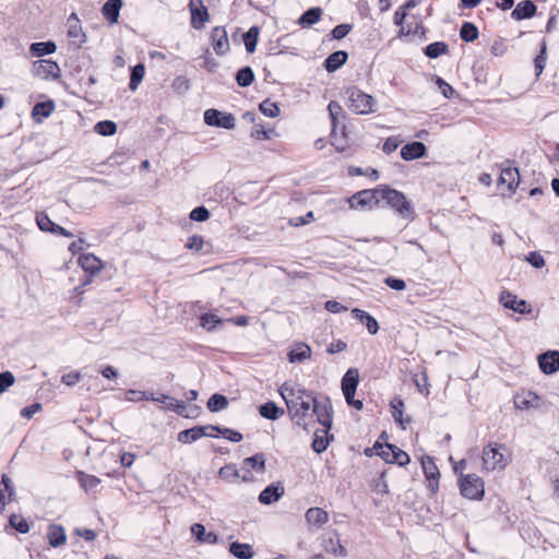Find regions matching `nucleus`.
I'll return each mask as SVG.
<instances>
[{"label": "nucleus", "mask_w": 559, "mask_h": 559, "mask_svg": "<svg viewBox=\"0 0 559 559\" xmlns=\"http://www.w3.org/2000/svg\"><path fill=\"white\" fill-rule=\"evenodd\" d=\"M343 96L348 109L356 115H370L377 110L376 99L357 86L346 87Z\"/></svg>", "instance_id": "f03ea898"}, {"label": "nucleus", "mask_w": 559, "mask_h": 559, "mask_svg": "<svg viewBox=\"0 0 559 559\" xmlns=\"http://www.w3.org/2000/svg\"><path fill=\"white\" fill-rule=\"evenodd\" d=\"M211 43L216 55L223 56L229 50L227 32L223 26H216L211 33Z\"/></svg>", "instance_id": "f8f14e48"}, {"label": "nucleus", "mask_w": 559, "mask_h": 559, "mask_svg": "<svg viewBox=\"0 0 559 559\" xmlns=\"http://www.w3.org/2000/svg\"><path fill=\"white\" fill-rule=\"evenodd\" d=\"M280 394L295 425L307 429L313 417H317L322 427H332V405L328 397L318 401L311 391L287 382L280 388Z\"/></svg>", "instance_id": "f257e3e1"}, {"label": "nucleus", "mask_w": 559, "mask_h": 559, "mask_svg": "<svg viewBox=\"0 0 559 559\" xmlns=\"http://www.w3.org/2000/svg\"><path fill=\"white\" fill-rule=\"evenodd\" d=\"M499 185H506L513 192L520 183V173L515 167L507 166L500 169Z\"/></svg>", "instance_id": "dca6fc26"}, {"label": "nucleus", "mask_w": 559, "mask_h": 559, "mask_svg": "<svg viewBox=\"0 0 559 559\" xmlns=\"http://www.w3.org/2000/svg\"><path fill=\"white\" fill-rule=\"evenodd\" d=\"M201 326L207 331H213L216 325L222 324L223 321L213 313H205L200 318Z\"/></svg>", "instance_id": "4d7b16f0"}, {"label": "nucleus", "mask_w": 559, "mask_h": 559, "mask_svg": "<svg viewBox=\"0 0 559 559\" xmlns=\"http://www.w3.org/2000/svg\"><path fill=\"white\" fill-rule=\"evenodd\" d=\"M500 302L503 307L513 310L520 314L531 312V306L524 299H518V297L510 292H502L500 295Z\"/></svg>", "instance_id": "9b49d317"}, {"label": "nucleus", "mask_w": 559, "mask_h": 559, "mask_svg": "<svg viewBox=\"0 0 559 559\" xmlns=\"http://www.w3.org/2000/svg\"><path fill=\"white\" fill-rule=\"evenodd\" d=\"M56 105L53 100L37 103L32 109V118L36 122H41L45 118H48L55 110Z\"/></svg>", "instance_id": "a878e982"}, {"label": "nucleus", "mask_w": 559, "mask_h": 559, "mask_svg": "<svg viewBox=\"0 0 559 559\" xmlns=\"http://www.w3.org/2000/svg\"><path fill=\"white\" fill-rule=\"evenodd\" d=\"M207 430H211L207 426H195L190 429L182 430L178 433L177 440L180 443H191L199 440L202 437H211L214 438L216 435L209 433Z\"/></svg>", "instance_id": "ddd939ff"}, {"label": "nucleus", "mask_w": 559, "mask_h": 559, "mask_svg": "<svg viewBox=\"0 0 559 559\" xmlns=\"http://www.w3.org/2000/svg\"><path fill=\"white\" fill-rule=\"evenodd\" d=\"M145 74L144 64L138 63L131 69L129 88L135 91L142 82Z\"/></svg>", "instance_id": "c03bdc74"}, {"label": "nucleus", "mask_w": 559, "mask_h": 559, "mask_svg": "<svg viewBox=\"0 0 559 559\" xmlns=\"http://www.w3.org/2000/svg\"><path fill=\"white\" fill-rule=\"evenodd\" d=\"M539 402L540 397L532 391H523L514 396V406L521 411L538 408L540 406Z\"/></svg>", "instance_id": "4468645a"}, {"label": "nucleus", "mask_w": 559, "mask_h": 559, "mask_svg": "<svg viewBox=\"0 0 559 559\" xmlns=\"http://www.w3.org/2000/svg\"><path fill=\"white\" fill-rule=\"evenodd\" d=\"M81 372L73 371L61 377V382L68 386L75 385L81 380Z\"/></svg>", "instance_id": "774afa93"}, {"label": "nucleus", "mask_w": 559, "mask_h": 559, "mask_svg": "<svg viewBox=\"0 0 559 559\" xmlns=\"http://www.w3.org/2000/svg\"><path fill=\"white\" fill-rule=\"evenodd\" d=\"M229 551L238 559H251L254 555L252 548L248 544H240L238 542L231 543Z\"/></svg>", "instance_id": "c9c22d12"}, {"label": "nucleus", "mask_w": 559, "mask_h": 559, "mask_svg": "<svg viewBox=\"0 0 559 559\" xmlns=\"http://www.w3.org/2000/svg\"><path fill=\"white\" fill-rule=\"evenodd\" d=\"M352 31V25L340 24L332 29V36L335 39L344 38Z\"/></svg>", "instance_id": "338daca9"}, {"label": "nucleus", "mask_w": 559, "mask_h": 559, "mask_svg": "<svg viewBox=\"0 0 559 559\" xmlns=\"http://www.w3.org/2000/svg\"><path fill=\"white\" fill-rule=\"evenodd\" d=\"M478 28L476 27L475 24L471 23V22H465L463 23L461 29H460V36L462 38V40L466 41V43H473L474 40H476L478 38Z\"/></svg>", "instance_id": "79ce46f5"}, {"label": "nucleus", "mask_w": 559, "mask_h": 559, "mask_svg": "<svg viewBox=\"0 0 559 559\" xmlns=\"http://www.w3.org/2000/svg\"><path fill=\"white\" fill-rule=\"evenodd\" d=\"M227 405V397L222 394H213L207 401V408L211 412H218L225 409Z\"/></svg>", "instance_id": "de8ad7c7"}, {"label": "nucleus", "mask_w": 559, "mask_h": 559, "mask_svg": "<svg viewBox=\"0 0 559 559\" xmlns=\"http://www.w3.org/2000/svg\"><path fill=\"white\" fill-rule=\"evenodd\" d=\"M95 131L104 136L114 135L117 131V126L114 121L103 120L95 124Z\"/></svg>", "instance_id": "3c124183"}, {"label": "nucleus", "mask_w": 559, "mask_h": 559, "mask_svg": "<svg viewBox=\"0 0 559 559\" xmlns=\"http://www.w3.org/2000/svg\"><path fill=\"white\" fill-rule=\"evenodd\" d=\"M260 28L258 26H251L242 36L246 50L249 53L255 51Z\"/></svg>", "instance_id": "4c0bfd02"}, {"label": "nucleus", "mask_w": 559, "mask_h": 559, "mask_svg": "<svg viewBox=\"0 0 559 559\" xmlns=\"http://www.w3.org/2000/svg\"><path fill=\"white\" fill-rule=\"evenodd\" d=\"M534 64H535L536 75L538 76L545 69V64H546V43L545 41H543V44H542L540 52H539V55L536 56V58L534 60Z\"/></svg>", "instance_id": "052dcab7"}, {"label": "nucleus", "mask_w": 559, "mask_h": 559, "mask_svg": "<svg viewBox=\"0 0 559 559\" xmlns=\"http://www.w3.org/2000/svg\"><path fill=\"white\" fill-rule=\"evenodd\" d=\"M381 198V189L361 190L355 193L349 200L352 209H364L373 206L379 203Z\"/></svg>", "instance_id": "6e6552de"}, {"label": "nucleus", "mask_w": 559, "mask_h": 559, "mask_svg": "<svg viewBox=\"0 0 559 559\" xmlns=\"http://www.w3.org/2000/svg\"><path fill=\"white\" fill-rule=\"evenodd\" d=\"M260 110L264 116L270 118H275L280 114L278 106L269 99H265L260 104Z\"/></svg>", "instance_id": "13d9d810"}, {"label": "nucleus", "mask_w": 559, "mask_h": 559, "mask_svg": "<svg viewBox=\"0 0 559 559\" xmlns=\"http://www.w3.org/2000/svg\"><path fill=\"white\" fill-rule=\"evenodd\" d=\"M78 480L81 487L86 491L94 490L100 483L99 478L94 475L85 474L84 472L79 471L76 474Z\"/></svg>", "instance_id": "a19ab883"}, {"label": "nucleus", "mask_w": 559, "mask_h": 559, "mask_svg": "<svg viewBox=\"0 0 559 559\" xmlns=\"http://www.w3.org/2000/svg\"><path fill=\"white\" fill-rule=\"evenodd\" d=\"M210 217V212L204 206H198L190 213V218L195 222H205Z\"/></svg>", "instance_id": "0e129e2a"}, {"label": "nucleus", "mask_w": 559, "mask_h": 559, "mask_svg": "<svg viewBox=\"0 0 559 559\" xmlns=\"http://www.w3.org/2000/svg\"><path fill=\"white\" fill-rule=\"evenodd\" d=\"M331 144L335 146L338 152H344L347 147L345 126L341 127V135L337 130L335 133L331 132Z\"/></svg>", "instance_id": "09e8293b"}, {"label": "nucleus", "mask_w": 559, "mask_h": 559, "mask_svg": "<svg viewBox=\"0 0 559 559\" xmlns=\"http://www.w3.org/2000/svg\"><path fill=\"white\" fill-rule=\"evenodd\" d=\"M165 405L168 409L175 411L177 414L188 417V415L185 414L187 407L183 401H178L174 397L168 396Z\"/></svg>", "instance_id": "bf43d9fd"}, {"label": "nucleus", "mask_w": 559, "mask_h": 559, "mask_svg": "<svg viewBox=\"0 0 559 559\" xmlns=\"http://www.w3.org/2000/svg\"><path fill=\"white\" fill-rule=\"evenodd\" d=\"M311 357V348L306 343H300L295 349L288 353L290 362H301Z\"/></svg>", "instance_id": "72a5a7b5"}, {"label": "nucleus", "mask_w": 559, "mask_h": 559, "mask_svg": "<svg viewBox=\"0 0 559 559\" xmlns=\"http://www.w3.org/2000/svg\"><path fill=\"white\" fill-rule=\"evenodd\" d=\"M377 445L380 448L378 455L388 463H396L400 466H404L411 461L409 455L405 451L393 444L386 443L384 445H380L379 443H376V447Z\"/></svg>", "instance_id": "1a4fd4ad"}, {"label": "nucleus", "mask_w": 559, "mask_h": 559, "mask_svg": "<svg viewBox=\"0 0 559 559\" xmlns=\"http://www.w3.org/2000/svg\"><path fill=\"white\" fill-rule=\"evenodd\" d=\"M427 147L423 142L414 141L401 148V157L404 160H413L426 156Z\"/></svg>", "instance_id": "f3484780"}, {"label": "nucleus", "mask_w": 559, "mask_h": 559, "mask_svg": "<svg viewBox=\"0 0 559 559\" xmlns=\"http://www.w3.org/2000/svg\"><path fill=\"white\" fill-rule=\"evenodd\" d=\"M191 16L194 28L203 27L204 23L209 20V13L205 7L202 9H192Z\"/></svg>", "instance_id": "8fccbe9b"}, {"label": "nucleus", "mask_w": 559, "mask_h": 559, "mask_svg": "<svg viewBox=\"0 0 559 559\" xmlns=\"http://www.w3.org/2000/svg\"><path fill=\"white\" fill-rule=\"evenodd\" d=\"M448 51L449 47L444 41H435L429 44L424 50L425 55L430 59H436L442 55L448 53Z\"/></svg>", "instance_id": "58836bf2"}, {"label": "nucleus", "mask_w": 559, "mask_h": 559, "mask_svg": "<svg viewBox=\"0 0 559 559\" xmlns=\"http://www.w3.org/2000/svg\"><path fill=\"white\" fill-rule=\"evenodd\" d=\"M421 466L425 473V476L430 481H438L440 477L439 469L433 462L432 457L430 456H424L421 459Z\"/></svg>", "instance_id": "e433bc0d"}, {"label": "nucleus", "mask_w": 559, "mask_h": 559, "mask_svg": "<svg viewBox=\"0 0 559 559\" xmlns=\"http://www.w3.org/2000/svg\"><path fill=\"white\" fill-rule=\"evenodd\" d=\"M348 55L344 50H337L331 53L324 61V67L328 72H334L341 68L347 60Z\"/></svg>", "instance_id": "cd10ccee"}, {"label": "nucleus", "mask_w": 559, "mask_h": 559, "mask_svg": "<svg viewBox=\"0 0 559 559\" xmlns=\"http://www.w3.org/2000/svg\"><path fill=\"white\" fill-rule=\"evenodd\" d=\"M328 110L332 123V133H335V131L338 130L340 119L345 118V112L342 106L335 100L329 103Z\"/></svg>", "instance_id": "473e14b6"}, {"label": "nucleus", "mask_w": 559, "mask_h": 559, "mask_svg": "<svg viewBox=\"0 0 559 559\" xmlns=\"http://www.w3.org/2000/svg\"><path fill=\"white\" fill-rule=\"evenodd\" d=\"M218 476L226 481H234L240 477L239 471L233 464H227L218 471Z\"/></svg>", "instance_id": "864d4df0"}, {"label": "nucleus", "mask_w": 559, "mask_h": 559, "mask_svg": "<svg viewBox=\"0 0 559 559\" xmlns=\"http://www.w3.org/2000/svg\"><path fill=\"white\" fill-rule=\"evenodd\" d=\"M9 523L19 533L26 534L29 531V525L27 521L21 515L12 514L9 519Z\"/></svg>", "instance_id": "6e6d98bb"}, {"label": "nucleus", "mask_w": 559, "mask_h": 559, "mask_svg": "<svg viewBox=\"0 0 559 559\" xmlns=\"http://www.w3.org/2000/svg\"><path fill=\"white\" fill-rule=\"evenodd\" d=\"M15 381L11 371L0 372V394L5 392Z\"/></svg>", "instance_id": "e2e57ef3"}, {"label": "nucleus", "mask_w": 559, "mask_h": 559, "mask_svg": "<svg viewBox=\"0 0 559 559\" xmlns=\"http://www.w3.org/2000/svg\"><path fill=\"white\" fill-rule=\"evenodd\" d=\"M57 46L53 41H39L33 43L29 47V52L35 57H43L51 55L56 51Z\"/></svg>", "instance_id": "f704fd0d"}, {"label": "nucleus", "mask_w": 559, "mask_h": 559, "mask_svg": "<svg viewBox=\"0 0 559 559\" xmlns=\"http://www.w3.org/2000/svg\"><path fill=\"white\" fill-rule=\"evenodd\" d=\"M322 547L326 552L336 557L345 558L347 556V550L342 546L340 535L336 531L322 536Z\"/></svg>", "instance_id": "9d476101"}, {"label": "nucleus", "mask_w": 559, "mask_h": 559, "mask_svg": "<svg viewBox=\"0 0 559 559\" xmlns=\"http://www.w3.org/2000/svg\"><path fill=\"white\" fill-rule=\"evenodd\" d=\"M246 467L253 468L259 472H263L265 468V456L263 453H257L250 457L243 460Z\"/></svg>", "instance_id": "a18cd8bd"}, {"label": "nucleus", "mask_w": 559, "mask_h": 559, "mask_svg": "<svg viewBox=\"0 0 559 559\" xmlns=\"http://www.w3.org/2000/svg\"><path fill=\"white\" fill-rule=\"evenodd\" d=\"M33 75L40 80H58L61 76V69L56 61L40 59L33 63Z\"/></svg>", "instance_id": "423d86ee"}, {"label": "nucleus", "mask_w": 559, "mask_h": 559, "mask_svg": "<svg viewBox=\"0 0 559 559\" xmlns=\"http://www.w3.org/2000/svg\"><path fill=\"white\" fill-rule=\"evenodd\" d=\"M381 199L385 200V202L403 217L413 218L414 211L402 192L384 187L381 188Z\"/></svg>", "instance_id": "20e7f679"}, {"label": "nucleus", "mask_w": 559, "mask_h": 559, "mask_svg": "<svg viewBox=\"0 0 559 559\" xmlns=\"http://www.w3.org/2000/svg\"><path fill=\"white\" fill-rule=\"evenodd\" d=\"M205 241L201 236L193 235L188 239L186 247L197 252H205V250L203 249Z\"/></svg>", "instance_id": "680f3d73"}, {"label": "nucleus", "mask_w": 559, "mask_h": 559, "mask_svg": "<svg viewBox=\"0 0 559 559\" xmlns=\"http://www.w3.org/2000/svg\"><path fill=\"white\" fill-rule=\"evenodd\" d=\"M305 519L309 525L321 527L329 521V513L321 508H309L306 511Z\"/></svg>", "instance_id": "b1692460"}, {"label": "nucleus", "mask_w": 559, "mask_h": 559, "mask_svg": "<svg viewBox=\"0 0 559 559\" xmlns=\"http://www.w3.org/2000/svg\"><path fill=\"white\" fill-rule=\"evenodd\" d=\"M68 36L76 40V47L79 48L83 43L86 41V36L83 33L80 23H74L69 26Z\"/></svg>", "instance_id": "603ef678"}, {"label": "nucleus", "mask_w": 559, "mask_h": 559, "mask_svg": "<svg viewBox=\"0 0 559 559\" xmlns=\"http://www.w3.org/2000/svg\"><path fill=\"white\" fill-rule=\"evenodd\" d=\"M209 428H211V430H216L217 433H219L225 439H227L231 442H240L243 438L240 432L229 429V428H223V427L214 426V425H209Z\"/></svg>", "instance_id": "49530a36"}, {"label": "nucleus", "mask_w": 559, "mask_h": 559, "mask_svg": "<svg viewBox=\"0 0 559 559\" xmlns=\"http://www.w3.org/2000/svg\"><path fill=\"white\" fill-rule=\"evenodd\" d=\"M36 223L40 230L48 231L52 234V229H55V226H57L56 223H53L46 213L40 212L36 214Z\"/></svg>", "instance_id": "5fc2aeb1"}, {"label": "nucleus", "mask_w": 559, "mask_h": 559, "mask_svg": "<svg viewBox=\"0 0 559 559\" xmlns=\"http://www.w3.org/2000/svg\"><path fill=\"white\" fill-rule=\"evenodd\" d=\"M236 81L239 86L247 87L254 81V73L250 67H243L237 71Z\"/></svg>", "instance_id": "37998d69"}, {"label": "nucleus", "mask_w": 559, "mask_h": 559, "mask_svg": "<svg viewBox=\"0 0 559 559\" xmlns=\"http://www.w3.org/2000/svg\"><path fill=\"white\" fill-rule=\"evenodd\" d=\"M191 534L199 543L214 545L218 540V536L214 532H206L205 526L195 523L191 526Z\"/></svg>", "instance_id": "393cba45"}, {"label": "nucleus", "mask_w": 559, "mask_h": 559, "mask_svg": "<svg viewBox=\"0 0 559 559\" xmlns=\"http://www.w3.org/2000/svg\"><path fill=\"white\" fill-rule=\"evenodd\" d=\"M283 495L284 487L282 485L271 484L261 491L259 501L263 504H271L277 501Z\"/></svg>", "instance_id": "412c9836"}, {"label": "nucleus", "mask_w": 559, "mask_h": 559, "mask_svg": "<svg viewBox=\"0 0 559 559\" xmlns=\"http://www.w3.org/2000/svg\"><path fill=\"white\" fill-rule=\"evenodd\" d=\"M15 490L11 478L3 474L0 483V513L3 511L5 504L14 499Z\"/></svg>", "instance_id": "a211bd4d"}, {"label": "nucleus", "mask_w": 559, "mask_h": 559, "mask_svg": "<svg viewBox=\"0 0 559 559\" xmlns=\"http://www.w3.org/2000/svg\"><path fill=\"white\" fill-rule=\"evenodd\" d=\"M260 415L264 418L275 420L281 415L284 414V411L278 408L274 402H266L260 406Z\"/></svg>", "instance_id": "ea45409f"}, {"label": "nucleus", "mask_w": 559, "mask_h": 559, "mask_svg": "<svg viewBox=\"0 0 559 559\" xmlns=\"http://www.w3.org/2000/svg\"><path fill=\"white\" fill-rule=\"evenodd\" d=\"M536 10L537 8L532 0H524L518 3L511 13V17L515 21L530 19L535 15Z\"/></svg>", "instance_id": "6ab92c4d"}, {"label": "nucleus", "mask_w": 559, "mask_h": 559, "mask_svg": "<svg viewBox=\"0 0 559 559\" xmlns=\"http://www.w3.org/2000/svg\"><path fill=\"white\" fill-rule=\"evenodd\" d=\"M460 491L465 498L480 500L485 492L484 481L476 474L462 475L460 478Z\"/></svg>", "instance_id": "39448f33"}, {"label": "nucleus", "mask_w": 559, "mask_h": 559, "mask_svg": "<svg viewBox=\"0 0 559 559\" xmlns=\"http://www.w3.org/2000/svg\"><path fill=\"white\" fill-rule=\"evenodd\" d=\"M391 413L393 418L396 423H399L403 429L406 428V424L411 423V418L407 417L406 419L403 418V412H404V402L400 397H394L391 403Z\"/></svg>", "instance_id": "7c9ffc66"}, {"label": "nucleus", "mask_w": 559, "mask_h": 559, "mask_svg": "<svg viewBox=\"0 0 559 559\" xmlns=\"http://www.w3.org/2000/svg\"><path fill=\"white\" fill-rule=\"evenodd\" d=\"M79 264L83 271L90 275H94L103 267V262L92 253L82 254L79 258Z\"/></svg>", "instance_id": "5701e85b"}, {"label": "nucleus", "mask_w": 559, "mask_h": 559, "mask_svg": "<svg viewBox=\"0 0 559 559\" xmlns=\"http://www.w3.org/2000/svg\"><path fill=\"white\" fill-rule=\"evenodd\" d=\"M352 314L355 319L366 323L367 330L370 334L374 335L379 331L378 321L368 312L355 308L352 310Z\"/></svg>", "instance_id": "c85d7f7f"}, {"label": "nucleus", "mask_w": 559, "mask_h": 559, "mask_svg": "<svg viewBox=\"0 0 559 559\" xmlns=\"http://www.w3.org/2000/svg\"><path fill=\"white\" fill-rule=\"evenodd\" d=\"M322 15V9L319 7L310 8L298 20V24L301 27H310L320 21Z\"/></svg>", "instance_id": "2f4dec72"}, {"label": "nucleus", "mask_w": 559, "mask_h": 559, "mask_svg": "<svg viewBox=\"0 0 559 559\" xmlns=\"http://www.w3.org/2000/svg\"><path fill=\"white\" fill-rule=\"evenodd\" d=\"M204 122L207 126L224 128L227 130H231L236 126V119L234 115L222 112L213 108L204 111Z\"/></svg>", "instance_id": "0eeeda50"}, {"label": "nucleus", "mask_w": 559, "mask_h": 559, "mask_svg": "<svg viewBox=\"0 0 559 559\" xmlns=\"http://www.w3.org/2000/svg\"><path fill=\"white\" fill-rule=\"evenodd\" d=\"M506 447L498 443H489L483 450V468L485 471H502L509 463L508 457L502 453Z\"/></svg>", "instance_id": "7ed1b4c3"}, {"label": "nucleus", "mask_w": 559, "mask_h": 559, "mask_svg": "<svg viewBox=\"0 0 559 559\" xmlns=\"http://www.w3.org/2000/svg\"><path fill=\"white\" fill-rule=\"evenodd\" d=\"M330 429L331 428L323 427L322 429L314 431L311 447L316 453H323L326 450L330 440L333 439V436H329Z\"/></svg>", "instance_id": "4be33fe9"}, {"label": "nucleus", "mask_w": 559, "mask_h": 559, "mask_svg": "<svg viewBox=\"0 0 559 559\" xmlns=\"http://www.w3.org/2000/svg\"><path fill=\"white\" fill-rule=\"evenodd\" d=\"M122 4V0H108L104 3L102 8V14L109 22V24H115L118 22Z\"/></svg>", "instance_id": "aec40b11"}, {"label": "nucleus", "mask_w": 559, "mask_h": 559, "mask_svg": "<svg viewBox=\"0 0 559 559\" xmlns=\"http://www.w3.org/2000/svg\"><path fill=\"white\" fill-rule=\"evenodd\" d=\"M538 364L546 374L555 373L559 369V352H546L538 356Z\"/></svg>", "instance_id": "2eb2a0df"}, {"label": "nucleus", "mask_w": 559, "mask_h": 559, "mask_svg": "<svg viewBox=\"0 0 559 559\" xmlns=\"http://www.w3.org/2000/svg\"><path fill=\"white\" fill-rule=\"evenodd\" d=\"M47 537L49 540V545L53 548H57L63 545L67 542L66 531L62 526L51 524L48 527Z\"/></svg>", "instance_id": "bb28decb"}, {"label": "nucleus", "mask_w": 559, "mask_h": 559, "mask_svg": "<svg viewBox=\"0 0 559 559\" xmlns=\"http://www.w3.org/2000/svg\"><path fill=\"white\" fill-rule=\"evenodd\" d=\"M314 219L313 212L309 211L306 215L293 217L289 219V225L294 227H300L309 224Z\"/></svg>", "instance_id": "69168bd1"}, {"label": "nucleus", "mask_w": 559, "mask_h": 559, "mask_svg": "<svg viewBox=\"0 0 559 559\" xmlns=\"http://www.w3.org/2000/svg\"><path fill=\"white\" fill-rule=\"evenodd\" d=\"M359 383V372L357 368H349L342 379V391L348 393L356 392Z\"/></svg>", "instance_id": "c756f323"}]
</instances>
